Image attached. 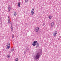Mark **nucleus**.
I'll list each match as a JSON object with an SVG mask.
<instances>
[{"instance_id": "9", "label": "nucleus", "mask_w": 61, "mask_h": 61, "mask_svg": "<svg viewBox=\"0 0 61 61\" xmlns=\"http://www.w3.org/2000/svg\"><path fill=\"white\" fill-rule=\"evenodd\" d=\"M7 47H6V49H9L10 48V46H8L7 45Z\"/></svg>"}, {"instance_id": "23", "label": "nucleus", "mask_w": 61, "mask_h": 61, "mask_svg": "<svg viewBox=\"0 0 61 61\" xmlns=\"http://www.w3.org/2000/svg\"><path fill=\"white\" fill-rule=\"evenodd\" d=\"M0 21H2V19H1V18H0Z\"/></svg>"}, {"instance_id": "7", "label": "nucleus", "mask_w": 61, "mask_h": 61, "mask_svg": "<svg viewBox=\"0 0 61 61\" xmlns=\"http://www.w3.org/2000/svg\"><path fill=\"white\" fill-rule=\"evenodd\" d=\"M20 6H21V3L20 2H18V7H20Z\"/></svg>"}, {"instance_id": "12", "label": "nucleus", "mask_w": 61, "mask_h": 61, "mask_svg": "<svg viewBox=\"0 0 61 61\" xmlns=\"http://www.w3.org/2000/svg\"><path fill=\"white\" fill-rule=\"evenodd\" d=\"M8 17L9 19L8 20V22L9 23H10V19H9V16H8Z\"/></svg>"}, {"instance_id": "5", "label": "nucleus", "mask_w": 61, "mask_h": 61, "mask_svg": "<svg viewBox=\"0 0 61 61\" xmlns=\"http://www.w3.org/2000/svg\"><path fill=\"white\" fill-rule=\"evenodd\" d=\"M11 6H10L9 5L8 6V11H10L11 10Z\"/></svg>"}, {"instance_id": "14", "label": "nucleus", "mask_w": 61, "mask_h": 61, "mask_svg": "<svg viewBox=\"0 0 61 61\" xmlns=\"http://www.w3.org/2000/svg\"><path fill=\"white\" fill-rule=\"evenodd\" d=\"M6 46H10V43H7Z\"/></svg>"}, {"instance_id": "10", "label": "nucleus", "mask_w": 61, "mask_h": 61, "mask_svg": "<svg viewBox=\"0 0 61 61\" xmlns=\"http://www.w3.org/2000/svg\"><path fill=\"white\" fill-rule=\"evenodd\" d=\"M34 13H35L33 11H31V14L32 15H33L34 14Z\"/></svg>"}, {"instance_id": "21", "label": "nucleus", "mask_w": 61, "mask_h": 61, "mask_svg": "<svg viewBox=\"0 0 61 61\" xmlns=\"http://www.w3.org/2000/svg\"><path fill=\"white\" fill-rule=\"evenodd\" d=\"M45 25V23H43L42 25H43V26Z\"/></svg>"}, {"instance_id": "19", "label": "nucleus", "mask_w": 61, "mask_h": 61, "mask_svg": "<svg viewBox=\"0 0 61 61\" xmlns=\"http://www.w3.org/2000/svg\"><path fill=\"white\" fill-rule=\"evenodd\" d=\"M28 0H26L25 1V3H27L28 2Z\"/></svg>"}, {"instance_id": "2", "label": "nucleus", "mask_w": 61, "mask_h": 61, "mask_svg": "<svg viewBox=\"0 0 61 61\" xmlns=\"http://www.w3.org/2000/svg\"><path fill=\"white\" fill-rule=\"evenodd\" d=\"M39 30V27H36L35 29L34 32L35 33H37L38 32Z\"/></svg>"}, {"instance_id": "8", "label": "nucleus", "mask_w": 61, "mask_h": 61, "mask_svg": "<svg viewBox=\"0 0 61 61\" xmlns=\"http://www.w3.org/2000/svg\"><path fill=\"white\" fill-rule=\"evenodd\" d=\"M54 25V22H52L51 24V27H53Z\"/></svg>"}, {"instance_id": "6", "label": "nucleus", "mask_w": 61, "mask_h": 61, "mask_svg": "<svg viewBox=\"0 0 61 61\" xmlns=\"http://www.w3.org/2000/svg\"><path fill=\"white\" fill-rule=\"evenodd\" d=\"M11 30L12 32H13V25H12L11 26Z\"/></svg>"}, {"instance_id": "16", "label": "nucleus", "mask_w": 61, "mask_h": 61, "mask_svg": "<svg viewBox=\"0 0 61 61\" xmlns=\"http://www.w3.org/2000/svg\"><path fill=\"white\" fill-rule=\"evenodd\" d=\"M14 16H15L16 15V12H14Z\"/></svg>"}, {"instance_id": "4", "label": "nucleus", "mask_w": 61, "mask_h": 61, "mask_svg": "<svg viewBox=\"0 0 61 61\" xmlns=\"http://www.w3.org/2000/svg\"><path fill=\"white\" fill-rule=\"evenodd\" d=\"M37 43V41H35L32 43V45L34 46L36 45V44Z\"/></svg>"}, {"instance_id": "11", "label": "nucleus", "mask_w": 61, "mask_h": 61, "mask_svg": "<svg viewBox=\"0 0 61 61\" xmlns=\"http://www.w3.org/2000/svg\"><path fill=\"white\" fill-rule=\"evenodd\" d=\"M48 18L49 19H51L52 18V16L51 15H50L48 16Z\"/></svg>"}, {"instance_id": "3", "label": "nucleus", "mask_w": 61, "mask_h": 61, "mask_svg": "<svg viewBox=\"0 0 61 61\" xmlns=\"http://www.w3.org/2000/svg\"><path fill=\"white\" fill-rule=\"evenodd\" d=\"M57 34V31H55L53 33V36L55 37L56 36V34Z\"/></svg>"}, {"instance_id": "13", "label": "nucleus", "mask_w": 61, "mask_h": 61, "mask_svg": "<svg viewBox=\"0 0 61 61\" xmlns=\"http://www.w3.org/2000/svg\"><path fill=\"white\" fill-rule=\"evenodd\" d=\"M38 46H39L38 44V43H37V44L36 43V47L37 48V47H38Z\"/></svg>"}, {"instance_id": "18", "label": "nucleus", "mask_w": 61, "mask_h": 61, "mask_svg": "<svg viewBox=\"0 0 61 61\" xmlns=\"http://www.w3.org/2000/svg\"><path fill=\"white\" fill-rule=\"evenodd\" d=\"M7 57H8V58H10V55H8Z\"/></svg>"}, {"instance_id": "20", "label": "nucleus", "mask_w": 61, "mask_h": 61, "mask_svg": "<svg viewBox=\"0 0 61 61\" xmlns=\"http://www.w3.org/2000/svg\"><path fill=\"white\" fill-rule=\"evenodd\" d=\"M12 36L13 38H14V36L13 35H12Z\"/></svg>"}, {"instance_id": "17", "label": "nucleus", "mask_w": 61, "mask_h": 61, "mask_svg": "<svg viewBox=\"0 0 61 61\" xmlns=\"http://www.w3.org/2000/svg\"><path fill=\"white\" fill-rule=\"evenodd\" d=\"M15 61H18V58H16L15 59Z\"/></svg>"}, {"instance_id": "22", "label": "nucleus", "mask_w": 61, "mask_h": 61, "mask_svg": "<svg viewBox=\"0 0 61 61\" xmlns=\"http://www.w3.org/2000/svg\"><path fill=\"white\" fill-rule=\"evenodd\" d=\"M13 51H14V49H12V50H11V51H12V52H13Z\"/></svg>"}, {"instance_id": "15", "label": "nucleus", "mask_w": 61, "mask_h": 61, "mask_svg": "<svg viewBox=\"0 0 61 61\" xmlns=\"http://www.w3.org/2000/svg\"><path fill=\"white\" fill-rule=\"evenodd\" d=\"M35 10H34V9L32 8V12H35Z\"/></svg>"}, {"instance_id": "1", "label": "nucleus", "mask_w": 61, "mask_h": 61, "mask_svg": "<svg viewBox=\"0 0 61 61\" xmlns=\"http://www.w3.org/2000/svg\"><path fill=\"white\" fill-rule=\"evenodd\" d=\"M40 56V54L39 53H38L36 54V56H35L34 59H38L39 58Z\"/></svg>"}]
</instances>
